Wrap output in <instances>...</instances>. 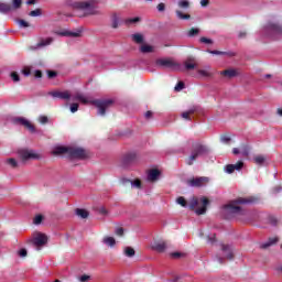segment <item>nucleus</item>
Listing matches in <instances>:
<instances>
[{"instance_id": "1", "label": "nucleus", "mask_w": 282, "mask_h": 282, "mask_svg": "<svg viewBox=\"0 0 282 282\" xmlns=\"http://www.w3.org/2000/svg\"><path fill=\"white\" fill-rule=\"evenodd\" d=\"M50 96L53 98H59V100H76L78 102H82L83 105H95L98 109L99 116H105L107 109H110V107H113V99H97V100H89V98L85 97L82 93H75L72 95L68 90H53L48 93Z\"/></svg>"}, {"instance_id": "2", "label": "nucleus", "mask_w": 282, "mask_h": 282, "mask_svg": "<svg viewBox=\"0 0 282 282\" xmlns=\"http://www.w3.org/2000/svg\"><path fill=\"white\" fill-rule=\"evenodd\" d=\"M257 198L248 197V198H238L227 205L224 206V213L228 215H238L243 217L245 221H254L257 219V214H252L246 209H243L239 204H254Z\"/></svg>"}, {"instance_id": "3", "label": "nucleus", "mask_w": 282, "mask_h": 282, "mask_svg": "<svg viewBox=\"0 0 282 282\" xmlns=\"http://www.w3.org/2000/svg\"><path fill=\"white\" fill-rule=\"evenodd\" d=\"M53 155H68L73 159L85 160L87 158V151L83 148L57 147L53 150Z\"/></svg>"}, {"instance_id": "4", "label": "nucleus", "mask_w": 282, "mask_h": 282, "mask_svg": "<svg viewBox=\"0 0 282 282\" xmlns=\"http://www.w3.org/2000/svg\"><path fill=\"white\" fill-rule=\"evenodd\" d=\"M75 8L83 14H77V17H89L91 14H98V1L87 0L75 3Z\"/></svg>"}, {"instance_id": "5", "label": "nucleus", "mask_w": 282, "mask_h": 282, "mask_svg": "<svg viewBox=\"0 0 282 282\" xmlns=\"http://www.w3.org/2000/svg\"><path fill=\"white\" fill-rule=\"evenodd\" d=\"M281 35H282V26L276 23L269 22L262 29V36H264L265 39H271L274 41L279 39V36Z\"/></svg>"}, {"instance_id": "6", "label": "nucleus", "mask_w": 282, "mask_h": 282, "mask_svg": "<svg viewBox=\"0 0 282 282\" xmlns=\"http://www.w3.org/2000/svg\"><path fill=\"white\" fill-rule=\"evenodd\" d=\"M209 149L208 147L202 144V143H196L193 145V150L191 155L188 156V159L186 160V164H188V166H193L195 160H197V158L199 155H206L207 153H209Z\"/></svg>"}, {"instance_id": "7", "label": "nucleus", "mask_w": 282, "mask_h": 282, "mask_svg": "<svg viewBox=\"0 0 282 282\" xmlns=\"http://www.w3.org/2000/svg\"><path fill=\"white\" fill-rule=\"evenodd\" d=\"M208 204L209 200L206 197L194 198L189 204V208L191 210H195L196 215H204Z\"/></svg>"}, {"instance_id": "8", "label": "nucleus", "mask_w": 282, "mask_h": 282, "mask_svg": "<svg viewBox=\"0 0 282 282\" xmlns=\"http://www.w3.org/2000/svg\"><path fill=\"white\" fill-rule=\"evenodd\" d=\"M28 243H32L36 250H41L47 243V236L43 232L35 231L32 238L28 240Z\"/></svg>"}, {"instance_id": "9", "label": "nucleus", "mask_w": 282, "mask_h": 282, "mask_svg": "<svg viewBox=\"0 0 282 282\" xmlns=\"http://www.w3.org/2000/svg\"><path fill=\"white\" fill-rule=\"evenodd\" d=\"M155 65L161 69H180V64L172 58H159L155 61Z\"/></svg>"}, {"instance_id": "10", "label": "nucleus", "mask_w": 282, "mask_h": 282, "mask_svg": "<svg viewBox=\"0 0 282 282\" xmlns=\"http://www.w3.org/2000/svg\"><path fill=\"white\" fill-rule=\"evenodd\" d=\"M18 154L20 155L21 160L26 162V160H39L41 155L34 150H28V149H21L18 151Z\"/></svg>"}, {"instance_id": "11", "label": "nucleus", "mask_w": 282, "mask_h": 282, "mask_svg": "<svg viewBox=\"0 0 282 282\" xmlns=\"http://www.w3.org/2000/svg\"><path fill=\"white\" fill-rule=\"evenodd\" d=\"M210 180L206 176H200L196 178H192L187 181L188 186H193L195 188H202V186H206Z\"/></svg>"}, {"instance_id": "12", "label": "nucleus", "mask_w": 282, "mask_h": 282, "mask_svg": "<svg viewBox=\"0 0 282 282\" xmlns=\"http://www.w3.org/2000/svg\"><path fill=\"white\" fill-rule=\"evenodd\" d=\"M13 122H15V124H21L22 127H25L26 129H29V131H31V133H34V131H36V128H34V124H32V122H30L28 119L23 118V117H17Z\"/></svg>"}, {"instance_id": "13", "label": "nucleus", "mask_w": 282, "mask_h": 282, "mask_svg": "<svg viewBox=\"0 0 282 282\" xmlns=\"http://www.w3.org/2000/svg\"><path fill=\"white\" fill-rule=\"evenodd\" d=\"M223 257L218 258V262L219 263H224V259H232L234 254H232V249L230 248V246L228 245H223Z\"/></svg>"}, {"instance_id": "14", "label": "nucleus", "mask_w": 282, "mask_h": 282, "mask_svg": "<svg viewBox=\"0 0 282 282\" xmlns=\"http://www.w3.org/2000/svg\"><path fill=\"white\" fill-rule=\"evenodd\" d=\"M241 169H243V163L241 161H239L236 164H228L225 167L226 173H235V171H241Z\"/></svg>"}, {"instance_id": "15", "label": "nucleus", "mask_w": 282, "mask_h": 282, "mask_svg": "<svg viewBox=\"0 0 282 282\" xmlns=\"http://www.w3.org/2000/svg\"><path fill=\"white\" fill-rule=\"evenodd\" d=\"M151 248L155 252H164V250H166V242L155 241V242L152 243Z\"/></svg>"}, {"instance_id": "16", "label": "nucleus", "mask_w": 282, "mask_h": 282, "mask_svg": "<svg viewBox=\"0 0 282 282\" xmlns=\"http://www.w3.org/2000/svg\"><path fill=\"white\" fill-rule=\"evenodd\" d=\"M239 73H237V69L229 68L220 72V75L224 76L225 78H235Z\"/></svg>"}, {"instance_id": "17", "label": "nucleus", "mask_w": 282, "mask_h": 282, "mask_svg": "<svg viewBox=\"0 0 282 282\" xmlns=\"http://www.w3.org/2000/svg\"><path fill=\"white\" fill-rule=\"evenodd\" d=\"M195 113H197V108H191L189 110L182 113V118L185 120H193V116H195Z\"/></svg>"}, {"instance_id": "18", "label": "nucleus", "mask_w": 282, "mask_h": 282, "mask_svg": "<svg viewBox=\"0 0 282 282\" xmlns=\"http://www.w3.org/2000/svg\"><path fill=\"white\" fill-rule=\"evenodd\" d=\"M135 160H138V154L133 152L126 154L123 158L126 164H131V162H135Z\"/></svg>"}, {"instance_id": "19", "label": "nucleus", "mask_w": 282, "mask_h": 282, "mask_svg": "<svg viewBox=\"0 0 282 282\" xmlns=\"http://www.w3.org/2000/svg\"><path fill=\"white\" fill-rule=\"evenodd\" d=\"M160 177V172L158 170H150L148 173L149 182H155Z\"/></svg>"}, {"instance_id": "20", "label": "nucleus", "mask_w": 282, "mask_h": 282, "mask_svg": "<svg viewBox=\"0 0 282 282\" xmlns=\"http://www.w3.org/2000/svg\"><path fill=\"white\" fill-rule=\"evenodd\" d=\"M59 36H73L74 39H78L80 36V31L72 32V31H63L58 33Z\"/></svg>"}, {"instance_id": "21", "label": "nucleus", "mask_w": 282, "mask_h": 282, "mask_svg": "<svg viewBox=\"0 0 282 282\" xmlns=\"http://www.w3.org/2000/svg\"><path fill=\"white\" fill-rule=\"evenodd\" d=\"M53 41H54V39H52V37H47V39H45V40H41V41L37 43L35 50H39V47H45V46H47V45H52V42H53Z\"/></svg>"}, {"instance_id": "22", "label": "nucleus", "mask_w": 282, "mask_h": 282, "mask_svg": "<svg viewBox=\"0 0 282 282\" xmlns=\"http://www.w3.org/2000/svg\"><path fill=\"white\" fill-rule=\"evenodd\" d=\"M12 6L9 3L0 2V12L2 14H8V12H11Z\"/></svg>"}, {"instance_id": "23", "label": "nucleus", "mask_w": 282, "mask_h": 282, "mask_svg": "<svg viewBox=\"0 0 282 282\" xmlns=\"http://www.w3.org/2000/svg\"><path fill=\"white\" fill-rule=\"evenodd\" d=\"M185 69H195L197 67V64L195 63V59L187 58L184 63Z\"/></svg>"}, {"instance_id": "24", "label": "nucleus", "mask_w": 282, "mask_h": 282, "mask_svg": "<svg viewBox=\"0 0 282 282\" xmlns=\"http://www.w3.org/2000/svg\"><path fill=\"white\" fill-rule=\"evenodd\" d=\"M76 216L80 217L82 219H87V217H89V212H87V209L77 208Z\"/></svg>"}, {"instance_id": "25", "label": "nucleus", "mask_w": 282, "mask_h": 282, "mask_svg": "<svg viewBox=\"0 0 282 282\" xmlns=\"http://www.w3.org/2000/svg\"><path fill=\"white\" fill-rule=\"evenodd\" d=\"M254 164H258L259 166H263L265 164V156L263 155H256L253 156Z\"/></svg>"}, {"instance_id": "26", "label": "nucleus", "mask_w": 282, "mask_h": 282, "mask_svg": "<svg viewBox=\"0 0 282 282\" xmlns=\"http://www.w3.org/2000/svg\"><path fill=\"white\" fill-rule=\"evenodd\" d=\"M240 153L242 158H248L250 155V145H241Z\"/></svg>"}, {"instance_id": "27", "label": "nucleus", "mask_w": 282, "mask_h": 282, "mask_svg": "<svg viewBox=\"0 0 282 282\" xmlns=\"http://www.w3.org/2000/svg\"><path fill=\"white\" fill-rule=\"evenodd\" d=\"M142 54H151V52H153V46L149 45V44H142L140 47Z\"/></svg>"}, {"instance_id": "28", "label": "nucleus", "mask_w": 282, "mask_h": 282, "mask_svg": "<svg viewBox=\"0 0 282 282\" xmlns=\"http://www.w3.org/2000/svg\"><path fill=\"white\" fill-rule=\"evenodd\" d=\"M102 241L106 243V246H110V248L116 246V239L113 237H106Z\"/></svg>"}, {"instance_id": "29", "label": "nucleus", "mask_w": 282, "mask_h": 282, "mask_svg": "<svg viewBox=\"0 0 282 282\" xmlns=\"http://www.w3.org/2000/svg\"><path fill=\"white\" fill-rule=\"evenodd\" d=\"M176 17H177V19H181L182 21L191 19V14L183 13L181 10H176Z\"/></svg>"}, {"instance_id": "30", "label": "nucleus", "mask_w": 282, "mask_h": 282, "mask_svg": "<svg viewBox=\"0 0 282 282\" xmlns=\"http://www.w3.org/2000/svg\"><path fill=\"white\" fill-rule=\"evenodd\" d=\"M123 253L126 254V257H135V250L131 247H126L123 249Z\"/></svg>"}, {"instance_id": "31", "label": "nucleus", "mask_w": 282, "mask_h": 282, "mask_svg": "<svg viewBox=\"0 0 282 282\" xmlns=\"http://www.w3.org/2000/svg\"><path fill=\"white\" fill-rule=\"evenodd\" d=\"M132 41H134V43H142L144 41V37L142 36V34L135 33L132 35Z\"/></svg>"}, {"instance_id": "32", "label": "nucleus", "mask_w": 282, "mask_h": 282, "mask_svg": "<svg viewBox=\"0 0 282 282\" xmlns=\"http://www.w3.org/2000/svg\"><path fill=\"white\" fill-rule=\"evenodd\" d=\"M7 164H9L11 169H17V166H19V163L14 159H8Z\"/></svg>"}, {"instance_id": "33", "label": "nucleus", "mask_w": 282, "mask_h": 282, "mask_svg": "<svg viewBox=\"0 0 282 282\" xmlns=\"http://www.w3.org/2000/svg\"><path fill=\"white\" fill-rule=\"evenodd\" d=\"M176 202L177 204H180V206H183V208H186V198L181 196L176 199Z\"/></svg>"}, {"instance_id": "34", "label": "nucleus", "mask_w": 282, "mask_h": 282, "mask_svg": "<svg viewBox=\"0 0 282 282\" xmlns=\"http://www.w3.org/2000/svg\"><path fill=\"white\" fill-rule=\"evenodd\" d=\"M197 34H199V29L193 28L188 31V36H197Z\"/></svg>"}, {"instance_id": "35", "label": "nucleus", "mask_w": 282, "mask_h": 282, "mask_svg": "<svg viewBox=\"0 0 282 282\" xmlns=\"http://www.w3.org/2000/svg\"><path fill=\"white\" fill-rule=\"evenodd\" d=\"M199 42L205 43L206 45H213V40H210L208 37H200Z\"/></svg>"}, {"instance_id": "36", "label": "nucleus", "mask_w": 282, "mask_h": 282, "mask_svg": "<svg viewBox=\"0 0 282 282\" xmlns=\"http://www.w3.org/2000/svg\"><path fill=\"white\" fill-rule=\"evenodd\" d=\"M269 224H271V226H276V224H279V219L274 216H269Z\"/></svg>"}, {"instance_id": "37", "label": "nucleus", "mask_w": 282, "mask_h": 282, "mask_svg": "<svg viewBox=\"0 0 282 282\" xmlns=\"http://www.w3.org/2000/svg\"><path fill=\"white\" fill-rule=\"evenodd\" d=\"M131 185L134 186L135 188H141L142 182L137 178V180L131 182Z\"/></svg>"}, {"instance_id": "38", "label": "nucleus", "mask_w": 282, "mask_h": 282, "mask_svg": "<svg viewBox=\"0 0 282 282\" xmlns=\"http://www.w3.org/2000/svg\"><path fill=\"white\" fill-rule=\"evenodd\" d=\"M220 142H224V144H229L230 143V137L221 135L220 137Z\"/></svg>"}, {"instance_id": "39", "label": "nucleus", "mask_w": 282, "mask_h": 282, "mask_svg": "<svg viewBox=\"0 0 282 282\" xmlns=\"http://www.w3.org/2000/svg\"><path fill=\"white\" fill-rule=\"evenodd\" d=\"M207 52H209V54H215L217 56H224V55L228 54V53L221 52V51H207Z\"/></svg>"}, {"instance_id": "40", "label": "nucleus", "mask_w": 282, "mask_h": 282, "mask_svg": "<svg viewBox=\"0 0 282 282\" xmlns=\"http://www.w3.org/2000/svg\"><path fill=\"white\" fill-rule=\"evenodd\" d=\"M189 3L187 0H181L178 1V7L181 8H188Z\"/></svg>"}, {"instance_id": "41", "label": "nucleus", "mask_w": 282, "mask_h": 282, "mask_svg": "<svg viewBox=\"0 0 282 282\" xmlns=\"http://www.w3.org/2000/svg\"><path fill=\"white\" fill-rule=\"evenodd\" d=\"M174 89L175 91H182L184 89V82H178Z\"/></svg>"}, {"instance_id": "42", "label": "nucleus", "mask_w": 282, "mask_h": 282, "mask_svg": "<svg viewBox=\"0 0 282 282\" xmlns=\"http://www.w3.org/2000/svg\"><path fill=\"white\" fill-rule=\"evenodd\" d=\"M30 17H41L40 9L33 10L29 13Z\"/></svg>"}, {"instance_id": "43", "label": "nucleus", "mask_w": 282, "mask_h": 282, "mask_svg": "<svg viewBox=\"0 0 282 282\" xmlns=\"http://www.w3.org/2000/svg\"><path fill=\"white\" fill-rule=\"evenodd\" d=\"M11 78L13 83H19L20 80L19 74H17L15 72L11 73Z\"/></svg>"}, {"instance_id": "44", "label": "nucleus", "mask_w": 282, "mask_h": 282, "mask_svg": "<svg viewBox=\"0 0 282 282\" xmlns=\"http://www.w3.org/2000/svg\"><path fill=\"white\" fill-rule=\"evenodd\" d=\"M20 28H30V23L25 22V20L18 21Z\"/></svg>"}, {"instance_id": "45", "label": "nucleus", "mask_w": 282, "mask_h": 282, "mask_svg": "<svg viewBox=\"0 0 282 282\" xmlns=\"http://www.w3.org/2000/svg\"><path fill=\"white\" fill-rule=\"evenodd\" d=\"M22 0H13V8L19 10L21 8Z\"/></svg>"}, {"instance_id": "46", "label": "nucleus", "mask_w": 282, "mask_h": 282, "mask_svg": "<svg viewBox=\"0 0 282 282\" xmlns=\"http://www.w3.org/2000/svg\"><path fill=\"white\" fill-rule=\"evenodd\" d=\"M70 111H72V113H76V111H78V104H76V102L72 104Z\"/></svg>"}, {"instance_id": "47", "label": "nucleus", "mask_w": 282, "mask_h": 282, "mask_svg": "<svg viewBox=\"0 0 282 282\" xmlns=\"http://www.w3.org/2000/svg\"><path fill=\"white\" fill-rule=\"evenodd\" d=\"M18 254L19 257H28V249H20Z\"/></svg>"}, {"instance_id": "48", "label": "nucleus", "mask_w": 282, "mask_h": 282, "mask_svg": "<svg viewBox=\"0 0 282 282\" xmlns=\"http://www.w3.org/2000/svg\"><path fill=\"white\" fill-rule=\"evenodd\" d=\"M47 117L46 116H41L40 118H39V122H41V124H47Z\"/></svg>"}, {"instance_id": "49", "label": "nucleus", "mask_w": 282, "mask_h": 282, "mask_svg": "<svg viewBox=\"0 0 282 282\" xmlns=\"http://www.w3.org/2000/svg\"><path fill=\"white\" fill-rule=\"evenodd\" d=\"M116 235H118V237H122V235H124V229L122 227L117 228Z\"/></svg>"}, {"instance_id": "50", "label": "nucleus", "mask_w": 282, "mask_h": 282, "mask_svg": "<svg viewBox=\"0 0 282 282\" xmlns=\"http://www.w3.org/2000/svg\"><path fill=\"white\" fill-rule=\"evenodd\" d=\"M41 221H43V216H41V215L35 216L34 224L39 225V224H41Z\"/></svg>"}, {"instance_id": "51", "label": "nucleus", "mask_w": 282, "mask_h": 282, "mask_svg": "<svg viewBox=\"0 0 282 282\" xmlns=\"http://www.w3.org/2000/svg\"><path fill=\"white\" fill-rule=\"evenodd\" d=\"M198 74H199L200 76H205V77L210 76V73H208V70H204V69H199V70H198Z\"/></svg>"}, {"instance_id": "52", "label": "nucleus", "mask_w": 282, "mask_h": 282, "mask_svg": "<svg viewBox=\"0 0 282 282\" xmlns=\"http://www.w3.org/2000/svg\"><path fill=\"white\" fill-rule=\"evenodd\" d=\"M156 8H158L159 12H164V10L166 9V6L161 2V3L158 4Z\"/></svg>"}, {"instance_id": "53", "label": "nucleus", "mask_w": 282, "mask_h": 282, "mask_svg": "<svg viewBox=\"0 0 282 282\" xmlns=\"http://www.w3.org/2000/svg\"><path fill=\"white\" fill-rule=\"evenodd\" d=\"M272 191H273V194L276 195V194L281 193L282 187L280 185H278V186L273 187Z\"/></svg>"}, {"instance_id": "54", "label": "nucleus", "mask_w": 282, "mask_h": 282, "mask_svg": "<svg viewBox=\"0 0 282 282\" xmlns=\"http://www.w3.org/2000/svg\"><path fill=\"white\" fill-rule=\"evenodd\" d=\"M89 279H90V276L89 275H82V276H79V281L80 282H87V281H89Z\"/></svg>"}, {"instance_id": "55", "label": "nucleus", "mask_w": 282, "mask_h": 282, "mask_svg": "<svg viewBox=\"0 0 282 282\" xmlns=\"http://www.w3.org/2000/svg\"><path fill=\"white\" fill-rule=\"evenodd\" d=\"M145 118H147V120H151V118H153V112L151 110L147 111Z\"/></svg>"}, {"instance_id": "56", "label": "nucleus", "mask_w": 282, "mask_h": 282, "mask_svg": "<svg viewBox=\"0 0 282 282\" xmlns=\"http://www.w3.org/2000/svg\"><path fill=\"white\" fill-rule=\"evenodd\" d=\"M47 74H48V78H56V72L48 70Z\"/></svg>"}, {"instance_id": "57", "label": "nucleus", "mask_w": 282, "mask_h": 282, "mask_svg": "<svg viewBox=\"0 0 282 282\" xmlns=\"http://www.w3.org/2000/svg\"><path fill=\"white\" fill-rule=\"evenodd\" d=\"M22 74L24 76H30V68L29 67H24L23 70H22Z\"/></svg>"}, {"instance_id": "58", "label": "nucleus", "mask_w": 282, "mask_h": 282, "mask_svg": "<svg viewBox=\"0 0 282 282\" xmlns=\"http://www.w3.org/2000/svg\"><path fill=\"white\" fill-rule=\"evenodd\" d=\"M138 21H140V18L129 19L127 20V23H138Z\"/></svg>"}, {"instance_id": "59", "label": "nucleus", "mask_w": 282, "mask_h": 282, "mask_svg": "<svg viewBox=\"0 0 282 282\" xmlns=\"http://www.w3.org/2000/svg\"><path fill=\"white\" fill-rule=\"evenodd\" d=\"M34 76H35V78H42L43 77V73L41 70H35Z\"/></svg>"}, {"instance_id": "60", "label": "nucleus", "mask_w": 282, "mask_h": 282, "mask_svg": "<svg viewBox=\"0 0 282 282\" xmlns=\"http://www.w3.org/2000/svg\"><path fill=\"white\" fill-rule=\"evenodd\" d=\"M232 153L234 155H239V153H241V150H239V148H234Z\"/></svg>"}, {"instance_id": "61", "label": "nucleus", "mask_w": 282, "mask_h": 282, "mask_svg": "<svg viewBox=\"0 0 282 282\" xmlns=\"http://www.w3.org/2000/svg\"><path fill=\"white\" fill-rule=\"evenodd\" d=\"M169 282H180V276L174 275V278H172L171 280H169Z\"/></svg>"}, {"instance_id": "62", "label": "nucleus", "mask_w": 282, "mask_h": 282, "mask_svg": "<svg viewBox=\"0 0 282 282\" xmlns=\"http://www.w3.org/2000/svg\"><path fill=\"white\" fill-rule=\"evenodd\" d=\"M200 6H203V8H206V6H208V0H202Z\"/></svg>"}, {"instance_id": "63", "label": "nucleus", "mask_w": 282, "mask_h": 282, "mask_svg": "<svg viewBox=\"0 0 282 282\" xmlns=\"http://www.w3.org/2000/svg\"><path fill=\"white\" fill-rule=\"evenodd\" d=\"M112 28H118V19L117 18L113 19Z\"/></svg>"}, {"instance_id": "64", "label": "nucleus", "mask_w": 282, "mask_h": 282, "mask_svg": "<svg viewBox=\"0 0 282 282\" xmlns=\"http://www.w3.org/2000/svg\"><path fill=\"white\" fill-rule=\"evenodd\" d=\"M172 257H173L174 259H177V258L181 257V253H180V252H174V253H172Z\"/></svg>"}]
</instances>
